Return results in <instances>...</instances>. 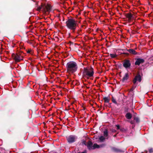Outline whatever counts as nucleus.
Returning <instances> with one entry per match:
<instances>
[{"instance_id":"4468645a","label":"nucleus","mask_w":153,"mask_h":153,"mask_svg":"<svg viewBox=\"0 0 153 153\" xmlns=\"http://www.w3.org/2000/svg\"><path fill=\"white\" fill-rule=\"evenodd\" d=\"M103 100L105 103H108L110 101V98L108 97H104Z\"/></svg>"},{"instance_id":"0eeeda50","label":"nucleus","mask_w":153,"mask_h":153,"mask_svg":"<svg viewBox=\"0 0 153 153\" xmlns=\"http://www.w3.org/2000/svg\"><path fill=\"white\" fill-rule=\"evenodd\" d=\"M123 65L126 68L130 67L131 65V63L130 61L128 60H125L123 63Z\"/></svg>"},{"instance_id":"b1692460","label":"nucleus","mask_w":153,"mask_h":153,"mask_svg":"<svg viewBox=\"0 0 153 153\" xmlns=\"http://www.w3.org/2000/svg\"><path fill=\"white\" fill-rule=\"evenodd\" d=\"M81 30L80 29L78 30L77 31V33L79 34H80V32L81 31Z\"/></svg>"},{"instance_id":"a211bd4d","label":"nucleus","mask_w":153,"mask_h":153,"mask_svg":"<svg viewBox=\"0 0 153 153\" xmlns=\"http://www.w3.org/2000/svg\"><path fill=\"white\" fill-rule=\"evenodd\" d=\"M104 135L105 137H107L108 135V132L107 131H105L104 132Z\"/></svg>"},{"instance_id":"9d476101","label":"nucleus","mask_w":153,"mask_h":153,"mask_svg":"<svg viewBox=\"0 0 153 153\" xmlns=\"http://www.w3.org/2000/svg\"><path fill=\"white\" fill-rule=\"evenodd\" d=\"M93 144L90 141H89L87 143V146L88 148L90 149H92Z\"/></svg>"},{"instance_id":"1a4fd4ad","label":"nucleus","mask_w":153,"mask_h":153,"mask_svg":"<svg viewBox=\"0 0 153 153\" xmlns=\"http://www.w3.org/2000/svg\"><path fill=\"white\" fill-rule=\"evenodd\" d=\"M141 77L140 75H138L135 76L133 80V82L135 84L137 81L139 82H141Z\"/></svg>"},{"instance_id":"cd10ccee","label":"nucleus","mask_w":153,"mask_h":153,"mask_svg":"<svg viewBox=\"0 0 153 153\" xmlns=\"http://www.w3.org/2000/svg\"><path fill=\"white\" fill-rule=\"evenodd\" d=\"M30 51H28L27 52V53H30Z\"/></svg>"},{"instance_id":"393cba45","label":"nucleus","mask_w":153,"mask_h":153,"mask_svg":"<svg viewBox=\"0 0 153 153\" xmlns=\"http://www.w3.org/2000/svg\"><path fill=\"white\" fill-rule=\"evenodd\" d=\"M116 126H117V129H120V126L119 125H116Z\"/></svg>"},{"instance_id":"a878e982","label":"nucleus","mask_w":153,"mask_h":153,"mask_svg":"<svg viewBox=\"0 0 153 153\" xmlns=\"http://www.w3.org/2000/svg\"><path fill=\"white\" fill-rule=\"evenodd\" d=\"M78 153H86V151H85L82 152V153L79 152Z\"/></svg>"},{"instance_id":"7ed1b4c3","label":"nucleus","mask_w":153,"mask_h":153,"mask_svg":"<svg viewBox=\"0 0 153 153\" xmlns=\"http://www.w3.org/2000/svg\"><path fill=\"white\" fill-rule=\"evenodd\" d=\"M94 74V69L92 67L84 68L82 72L83 76L89 79L93 77Z\"/></svg>"},{"instance_id":"39448f33","label":"nucleus","mask_w":153,"mask_h":153,"mask_svg":"<svg viewBox=\"0 0 153 153\" xmlns=\"http://www.w3.org/2000/svg\"><path fill=\"white\" fill-rule=\"evenodd\" d=\"M77 138L76 136L74 135H70L67 138V140L69 143H72L75 142Z\"/></svg>"},{"instance_id":"bb28decb","label":"nucleus","mask_w":153,"mask_h":153,"mask_svg":"<svg viewBox=\"0 0 153 153\" xmlns=\"http://www.w3.org/2000/svg\"><path fill=\"white\" fill-rule=\"evenodd\" d=\"M130 123H131V124H133V121H131V122H130Z\"/></svg>"},{"instance_id":"f8f14e48","label":"nucleus","mask_w":153,"mask_h":153,"mask_svg":"<svg viewBox=\"0 0 153 153\" xmlns=\"http://www.w3.org/2000/svg\"><path fill=\"white\" fill-rule=\"evenodd\" d=\"M126 17L130 21L133 18V16L131 13H128L126 15Z\"/></svg>"},{"instance_id":"9b49d317","label":"nucleus","mask_w":153,"mask_h":153,"mask_svg":"<svg viewBox=\"0 0 153 153\" xmlns=\"http://www.w3.org/2000/svg\"><path fill=\"white\" fill-rule=\"evenodd\" d=\"M129 77V75L128 73H126L122 79L123 82H125L127 80Z\"/></svg>"},{"instance_id":"20e7f679","label":"nucleus","mask_w":153,"mask_h":153,"mask_svg":"<svg viewBox=\"0 0 153 153\" xmlns=\"http://www.w3.org/2000/svg\"><path fill=\"white\" fill-rule=\"evenodd\" d=\"M42 8L43 9L44 11L45 12H48L49 13L50 11L51 7L49 4L45 5L43 6L38 7V10H39Z\"/></svg>"},{"instance_id":"ddd939ff","label":"nucleus","mask_w":153,"mask_h":153,"mask_svg":"<svg viewBox=\"0 0 153 153\" xmlns=\"http://www.w3.org/2000/svg\"><path fill=\"white\" fill-rule=\"evenodd\" d=\"M127 51L129 52L131 54H136L137 53L136 51L134 49H130L127 50Z\"/></svg>"},{"instance_id":"f03ea898","label":"nucleus","mask_w":153,"mask_h":153,"mask_svg":"<svg viewBox=\"0 0 153 153\" xmlns=\"http://www.w3.org/2000/svg\"><path fill=\"white\" fill-rule=\"evenodd\" d=\"M66 26L70 30L74 32L78 25L77 22L73 19H69L66 22Z\"/></svg>"},{"instance_id":"5701e85b","label":"nucleus","mask_w":153,"mask_h":153,"mask_svg":"<svg viewBox=\"0 0 153 153\" xmlns=\"http://www.w3.org/2000/svg\"><path fill=\"white\" fill-rule=\"evenodd\" d=\"M135 87L133 86L131 89L130 91H133L135 88Z\"/></svg>"},{"instance_id":"6e6552de","label":"nucleus","mask_w":153,"mask_h":153,"mask_svg":"<svg viewBox=\"0 0 153 153\" xmlns=\"http://www.w3.org/2000/svg\"><path fill=\"white\" fill-rule=\"evenodd\" d=\"M144 61V60L143 59L138 58L136 59L135 64L136 65H139L140 64L143 63Z\"/></svg>"},{"instance_id":"f257e3e1","label":"nucleus","mask_w":153,"mask_h":153,"mask_svg":"<svg viewBox=\"0 0 153 153\" xmlns=\"http://www.w3.org/2000/svg\"><path fill=\"white\" fill-rule=\"evenodd\" d=\"M66 68L68 73L69 74H73L77 71L78 66L75 62L71 61L67 63Z\"/></svg>"},{"instance_id":"2eb2a0df","label":"nucleus","mask_w":153,"mask_h":153,"mask_svg":"<svg viewBox=\"0 0 153 153\" xmlns=\"http://www.w3.org/2000/svg\"><path fill=\"white\" fill-rule=\"evenodd\" d=\"M126 117L127 119H130L131 117V114L129 113H127L126 115Z\"/></svg>"},{"instance_id":"4be33fe9","label":"nucleus","mask_w":153,"mask_h":153,"mask_svg":"<svg viewBox=\"0 0 153 153\" xmlns=\"http://www.w3.org/2000/svg\"><path fill=\"white\" fill-rule=\"evenodd\" d=\"M149 152L150 153H152L153 152V149H149Z\"/></svg>"},{"instance_id":"f3484780","label":"nucleus","mask_w":153,"mask_h":153,"mask_svg":"<svg viewBox=\"0 0 153 153\" xmlns=\"http://www.w3.org/2000/svg\"><path fill=\"white\" fill-rule=\"evenodd\" d=\"M100 147L99 145H97V143H94L92 149H94L95 148H98Z\"/></svg>"},{"instance_id":"dca6fc26","label":"nucleus","mask_w":153,"mask_h":153,"mask_svg":"<svg viewBox=\"0 0 153 153\" xmlns=\"http://www.w3.org/2000/svg\"><path fill=\"white\" fill-rule=\"evenodd\" d=\"M109 56L111 58H114L117 56V54L116 53H110L109 54Z\"/></svg>"},{"instance_id":"aec40b11","label":"nucleus","mask_w":153,"mask_h":153,"mask_svg":"<svg viewBox=\"0 0 153 153\" xmlns=\"http://www.w3.org/2000/svg\"><path fill=\"white\" fill-rule=\"evenodd\" d=\"M112 101L113 103H115L116 104H117V102H116L115 99L113 98L112 99Z\"/></svg>"},{"instance_id":"6ab92c4d","label":"nucleus","mask_w":153,"mask_h":153,"mask_svg":"<svg viewBox=\"0 0 153 153\" xmlns=\"http://www.w3.org/2000/svg\"><path fill=\"white\" fill-rule=\"evenodd\" d=\"M105 138L103 136H101L99 138L100 140L101 141H103L105 140Z\"/></svg>"},{"instance_id":"412c9836","label":"nucleus","mask_w":153,"mask_h":153,"mask_svg":"<svg viewBox=\"0 0 153 153\" xmlns=\"http://www.w3.org/2000/svg\"><path fill=\"white\" fill-rule=\"evenodd\" d=\"M134 120H135V121L137 122L138 123L139 121V119L137 117H135L134 119Z\"/></svg>"},{"instance_id":"423d86ee","label":"nucleus","mask_w":153,"mask_h":153,"mask_svg":"<svg viewBox=\"0 0 153 153\" xmlns=\"http://www.w3.org/2000/svg\"><path fill=\"white\" fill-rule=\"evenodd\" d=\"M14 59L16 62H19L23 59V57L22 56L19 54H14Z\"/></svg>"}]
</instances>
